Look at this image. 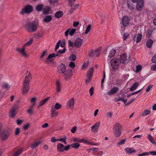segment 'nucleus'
Returning a JSON list of instances; mask_svg holds the SVG:
<instances>
[{"label":"nucleus","mask_w":156,"mask_h":156,"mask_svg":"<svg viewBox=\"0 0 156 156\" xmlns=\"http://www.w3.org/2000/svg\"><path fill=\"white\" fill-rule=\"evenodd\" d=\"M22 150L20 149L17 150L12 155V156H19L22 153Z\"/></svg>","instance_id":"nucleus-42"},{"label":"nucleus","mask_w":156,"mask_h":156,"mask_svg":"<svg viewBox=\"0 0 156 156\" xmlns=\"http://www.w3.org/2000/svg\"><path fill=\"white\" fill-rule=\"evenodd\" d=\"M150 111L147 109H145L142 113V115L144 116L147 115H148L150 113Z\"/></svg>","instance_id":"nucleus-44"},{"label":"nucleus","mask_w":156,"mask_h":156,"mask_svg":"<svg viewBox=\"0 0 156 156\" xmlns=\"http://www.w3.org/2000/svg\"><path fill=\"white\" fill-rule=\"evenodd\" d=\"M50 9L49 6H46L45 7H44L43 9V13L44 14H47L49 13Z\"/></svg>","instance_id":"nucleus-33"},{"label":"nucleus","mask_w":156,"mask_h":156,"mask_svg":"<svg viewBox=\"0 0 156 156\" xmlns=\"http://www.w3.org/2000/svg\"><path fill=\"white\" fill-rule=\"evenodd\" d=\"M44 6L43 5L40 4L37 5L36 7V10L39 12L43 11Z\"/></svg>","instance_id":"nucleus-29"},{"label":"nucleus","mask_w":156,"mask_h":156,"mask_svg":"<svg viewBox=\"0 0 156 156\" xmlns=\"http://www.w3.org/2000/svg\"><path fill=\"white\" fill-rule=\"evenodd\" d=\"M119 90L118 87L114 86L107 92V94L108 95L114 94L117 92Z\"/></svg>","instance_id":"nucleus-15"},{"label":"nucleus","mask_w":156,"mask_h":156,"mask_svg":"<svg viewBox=\"0 0 156 156\" xmlns=\"http://www.w3.org/2000/svg\"><path fill=\"white\" fill-rule=\"evenodd\" d=\"M122 127L119 123H116L114 126L113 129L114 135L116 137H119L121 135Z\"/></svg>","instance_id":"nucleus-2"},{"label":"nucleus","mask_w":156,"mask_h":156,"mask_svg":"<svg viewBox=\"0 0 156 156\" xmlns=\"http://www.w3.org/2000/svg\"><path fill=\"white\" fill-rule=\"evenodd\" d=\"M66 50V49L65 48H64V49L62 50H59L58 51V53L59 54L60 53H64L65 52Z\"/></svg>","instance_id":"nucleus-61"},{"label":"nucleus","mask_w":156,"mask_h":156,"mask_svg":"<svg viewBox=\"0 0 156 156\" xmlns=\"http://www.w3.org/2000/svg\"><path fill=\"white\" fill-rule=\"evenodd\" d=\"M37 24L35 22H28L25 25V29L29 32L35 31L37 29Z\"/></svg>","instance_id":"nucleus-1"},{"label":"nucleus","mask_w":156,"mask_h":156,"mask_svg":"<svg viewBox=\"0 0 156 156\" xmlns=\"http://www.w3.org/2000/svg\"><path fill=\"white\" fill-rule=\"evenodd\" d=\"M55 54L54 53H53L52 54H50L48 55V58H47L45 62L47 63H48V61L49 60V59L53 57H55Z\"/></svg>","instance_id":"nucleus-37"},{"label":"nucleus","mask_w":156,"mask_h":156,"mask_svg":"<svg viewBox=\"0 0 156 156\" xmlns=\"http://www.w3.org/2000/svg\"><path fill=\"white\" fill-rule=\"evenodd\" d=\"M139 83L138 82H136L129 89L130 91H133L135 90L136 89Z\"/></svg>","instance_id":"nucleus-27"},{"label":"nucleus","mask_w":156,"mask_h":156,"mask_svg":"<svg viewBox=\"0 0 156 156\" xmlns=\"http://www.w3.org/2000/svg\"><path fill=\"white\" fill-rule=\"evenodd\" d=\"M149 152H146L143 153L142 154H138L139 156H144L145 155H147L149 154Z\"/></svg>","instance_id":"nucleus-53"},{"label":"nucleus","mask_w":156,"mask_h":156,"mask_svg":"<svg viewBox=\"0 0 156 156\" xmlns=\"http://www.w3.org/2000/svg\"><path fill=\"white\" fill-rule=\"evenodd\" d=\"M66 136H65L64 138H60L58 139V141H59L60 142H62L64 144H66Z\"/></svg>","instance_id":"nucleus-45"},{"label":"nucleus","mask_w":156,"mask_h":156,"mask_svg":"<svg viewBox=\"0 0 156 156\" xmlns=\"http://www.w3.org/2000/svg\"><path fill=\"white\" fill-rule=\"evenodd\" d=\"M94 70V68L93 67H91L89 69L87 74V79L85 80L86 83H89L92 79Z\"/></svg>","instance_id":"nucleus-3"},{"label":"nucleus","mask_w":156,"mask_h":156,"mask_svg":"<svg viewBox=\"0 0 156 156\" xmlns=\"http://www.w3.org/2000/svg\"><path fill=\"white\" fill-rule=\"evenodd\" d=\"M58 0H49L50 4H54L57 2Z\"/></svg>","instance_id":"nucleus-59"},{"label":"nucleus","mask_w":156,"mask_h":156,"mask_svg":"<svg viewBox=\"0 0 156 156\" xmlns=\"http://www.w3.org/2000/svg\"><path fill=\"white\" fill-rule=\"evenodd\" d=\"M151 69L153 71L156 70V64H154L151 66Z\"/></svg>","instance_id":"nucleus-64"},{"label":"nucleus","mask_w":156,"mask_h":156,"mask_svg":"<svg viewBox=\"0 0 156 156\" xmlns=\"http://www.w3.org/2000/svg\"><path fill=\"white\" fill-rule=\"evenodd\" d=\"M153 43V41L151 39H149L147 41L146 44L147 47L149 48H151Z\"/></svg>","instance_id":"nucleus-26"},{"label":"nucleus","mask_w":156,"mask_h":156,"mask_svg":"<svg viewBox=\"0 0 156 156\" xmlns=\"http://www.w3.org/2000/svg\"><path fill=\"white\" fill-rule=\"evenodd\" d=\"M66 67L63 64H61L59 67H58V73L63 74L66 72Z\"/></svg>","instance_id":"nucleus-17"},{"label":"nucleus","mask_w":156,"mask_h":156,"mask_svg":"<svg viewBox=\"0 0 156 156\" xmlns=\"http://www.w3.org/2000/svg\"><path fill=\"white\" fill-rule=\"evenodd\" d=\"M63 15L62 11H58L56 12L55 14V16L57 18H59L62 17Z\"/></svg>","instance_id":"nucleus-24"},{"label":"nucleus","mask_w":156,"mask_h":156,"mask_svg":"<svg viewBox=\"0 0 156 156\" xmlns=\"http://www.w3.org/2000/svg\"><path fill=\"white\" fill-rule=\"evenodd\" d=\"M69 66L72 68H74L75 67V63L73 62H71L69 64Z\"/></svg>","instance_id":"nucleus-56"},{"label":"nucleus","mask_w":156,"mask_h":156,"mask_svg":"<svg viewBox=\"0 0 156 156\" xmlns=\"http://www.w3.org/2000/svg\"><path fill=\"white\" fill-rule=\"evenodd\" d=\"M61 108V105L60 104L57 103L55 105L54 109L55 110H58Z\"/></svg>","instance_id":"nucleus-43"},{"label":"nucleus","mask_w":156,"mask_h":156,"mask_svg":"<svg viewBox=\"0 0 156 156\" xmlns=\"http://www.w3.org/2000/svg\"><path fill=\"white\" fill-rule=\"evenodd\" d=\"M142 69V67L140 65H138L136 66V70L137 73L139 72Z\"/></svg>","instance_id":"nucleus-49"},{"label":"nucleus","mask_w":156,"mask_h":156,"mask_svg":"<svg viewBox=\"0 0 156 156\" xmlns=\"http://www.w3.org/2000/svg\"><path fill=\"white\" fill-rule=\"evenodd\" d=\"M147 138L152 144L156 145V142H155L152 136L150 135H148L147 136Z\"/></svg>","instance_id":"nucleus-35"},{"label":"nucleus","mask_w":156,"mask_h":156,"mask_svg":"<svg viewBox=\"0 0 156 156\" xmlns=\"http://www.w3.org/2000/svg\"><path fill=\"white\" fill-rule=\"evenodd\" d=\"M106 115L109 118H111L112 117L113 115V113L109 112L107 113Z\"/></svg>","instance_id":"nucleus-60"},{"label":"nucleus","mask_w":156,"mask_h":156,"mask_svg":"<svg viewBox=\"0 0 156 156\" xmlns=\"http://www.w3.org/2000/svg\"><path fill=\"white\" fill-rule=\"evenodd\" d=\"M120 62L123 64L128 63L129 62V57L126 54H124L120 55L119 58Z\"/></svg>","instance_id":"nucleus-8"},{"label":"nucleus","mask_w":156,"mask_h":156,"mask_svg":"<svg viewBox=\"0 0 156 156\" xmlns=\"http://www.w3.org/2000/svg\"><path fill=\"white\" fill-rule=\"evenodd\" d=\"M50 97H47L45 99L41 100L39 103V106L44 105L50 98Z\"/></svg>","instance_id":"nucleus-25"},{"label":"nucleus","mask_w":156,"mask_h":156,"mask_svg":"<svg viewBox=\"0 0 156 156\" xmlns=\"http://www.w3.org/2000/svg\"><path fill=\"white\" fill-rule=\"evenodd\" d=\"M110 62L111 66L113 69L116 70L118 69L119 63L118 59L113 58L110 60Z\"/></svg>","instance_id":"nucleus-5"},{"label":"nucleus","mask_w":156,"mask_h":156,"mask_svg":"<svg viewBox=\"0 0 156 156\" xmlns=\"http://www.w3.org/2000/svg\"><path fill=\"white\" fill-rule=\"evenodd\" d=\"M29 83L28 81H23L22 88V93L23 94H27L29 89Z\"/></svg>","instance_id":"nucleus-9"},{"label":"nucleus","mask_w":156,"mask_h":156,"mask_svg":"<svg viewBox=\"0 0 156 156\" xmlns=\"http://www.w3.org/2000/svg\"><path fill=\"white\" fill-rule=\"evenodd\" d=\"M129 22V19L127 16H123L122 17V25L124 27L127 26Z\"/></svg>","instance_id":"nucleus-14"},{"label":"nucleus","mask_w":156,"mask_h":156,"mask_svg":"<svg viewBox=\"0 0 156 156\" xmlns=\"http://www.w3.org/2000/svg\"><path fill=\"white\" fill-rule=\"evenodd\" d=\"M47 50H44L41 54V55L40 56V58L41 59H42L43 57L47 55Z\"/></svg>","instance_id":"nucleus-47"},{"label":"nucleus","mask_w":156,"mask_h":156,"mask_svg":"<svg viewBox=\"0 0 156 156\" xmlns=\"http://www.w3.org/2000/svg\"><path fill=\"white\" fill-rule=\"evenodd\" d=\"M101 47L98 48L94 51V55H96V57H98L100 54L101 52Z\"/></svg>","instance_id":"nucleus-31"},{"label":"nucleus","mask_w":156,"mask_h":156,"mask_svg":"<svg viewBox=\"0 0 156 156\" xmlns=\"http://www.w3.org/2000/svg\"><path fill=\"white\" fill-rule=\"evenodd\" d=\"M40 143V141H37L31 145V147L33 148H35L37 147Z\"/></svg>","instance_id":"nucleus-36"},{"label":"nucleus","mask_w":156,"mask_h":156,"mask_svg":"<svg viewBox=\"0 0 156 156\" xmlns=\"http://www.w3.org/2000/svg\"><path fill=\"white\" fill-rule=\"evenodd\" d=\"M82 42L83 41L82 39H81L80 38H77L75 42L74 46L76 47L79 48L81 45Z\"/></svg>","instance_id":"nucleus-19"},{"label":"nucleus","mask_w":156,"mask_h":156,"mask_svg":"<svg viewBox=\"0 0 156 156\" xmlns=\"http://www.w3.org/2000/svg\"><path fill=\"white\" fill-rule=\"evenodd\" d=\"M61 41L60 40H59L58 41L57 43L56 44V45L55 47V51H56L57 50L59 47L60 44L61 43Z\"/></svg>","instance_id":"nucleus-51"},{"label":"nucleus","mask_w":156,"mask_h":156,"mask_svg":"<svg viewBox=\"0 0 156 156\" xmlns=\"http://www.w3.org/2000/svg\"><path fill=\"white\" fill-rule=\"evenodd\" d=\"M70 147L71 146L73 148L77 149L80 146V144L79 143H76L74 144H71L70 145Z\"/></svg>","instance_id":"nucleus-38"},{"label":"nucleus","mask_w":156,"mask_h":156,"mask_svg":"<svg viewBox=\"0 0 156 156\" xmlns=\"http://www.w3.org/2000/svg\"><path fill=\"white\" fill-rule=\"evenodd\" d=\"M9 136V133L7 131L3 132L1 136L3 140H6Z\"/></svg>","instance_id":"nucleus-22"},{"label":"nucleus","mask_w":156,"mask_h":156,"mask_svg":"<svg viewBox=\"0 0 156 156\" xmlns=\"http://www.w3.org/2000/svg\"><path fill=\"white\" fill-rule=\"evenodd\" d=\"M101 125V122H98L91 127V131L93 133L97 132Z\"/></svg>","instance_id":"nucleus-12"},{"label":"nucleus","mask_w":156,"mask_h":156,"mask_svg":"<svg viewBox=\"0 0 156 156\" xmlns=\"http://www.w3.org/2000/svg\"><path fill=\"white\" fill-rule=\"evenodd\" d=\"M126 140L125 139H122L117 144L118 145H121L123 144L125 142Z\"/></svg>","instance_id":"nucleus-50"},{"label":"nucleus","mask_w":156,"mask_h":156,"mask_svg":"<svg viewBox=\"0 0 156 156\" xmlns=\"http://www.w3.org/2000/svg\"><path fill=\"white\" fill-rule=\"evenodd\" d=\"M25 49L26 48L24 47V46H23L21 49H20L19 47H17L16 48V50L18 53L20 54L24 57H27V55L25 51Z\"/></svg>","instance_id":"nucleus-10"},{"label":"nucleus","mask_w":156,"mask_h":156,"mask_svg":"<svg viewBox=\"0 0 156 156\" xmlns=\"http://www.w3.org/2000/svg\"><path fill=\"white\" fill-rule=\"evenodd\" d=\"M151 61L153 63H156V54L151 59Z\"/></svg>","instance_id":"nucleus-63"},{"label":"nucleus","mask_w":156,"mask_h":156,"mask_svg":"<svg viewBox=\"0 0 156 156\" xmlns=\"http://www.w3.org/2000/svg\"><path fill=\"white\" fill-rule=\"evenodd\" d=\"M30 101L33 103L32 105H34V106L35 105L36 102V99L35 98H33L30 100Z\"/></svg>","instance_id":"nucleus-52"},{"label":"nucleus","mask_w":156,"mask_h":156,"mask_svg":"<svg viewBox=\"0 0 156 156\" xmlns=\"http://www.w3.org/2000/svg\"><path fill=\"white\" fill-rule=\"evenodd\" d=\"M57 147L58 151L62 152L64 151H67L69 150L70 148V146L69 145L65 146L62 144L59 143L57 144Z\"/></svg>","instance_id":"nucleus-4"},{"label":"nucleus","mask_w":156,"mask_h":156,"mask_svg":"<svg viewBox=\"0 0 156 156\" xmlns=\"http://www.w3.org/2000/svg\"><path fill=\"white\" fill-rule=\"evenodd\" d=\"M33 41V40L32 39H30L26 43L23 45V46H24V47L26 48V46H30L32 44Z\"/></svg>","instance_id":"nucleus-41"},{"label":"nucleus","mask_w":156,"mask_h":156,"mask_svg":"<svg viewBox=\"0 0 156 156\" xmlns=\"http://www.w3.org/2000/svg\"><path fill=\"white\" fill-rule=\"evenodd\" d=\"M56 92L58 93L61 90V84L58 80H56Z\"/></svg>","instance_id":"nucleus-18"},{"label":"nucleus","mask_w":156,"mask_h":156,"mask_svg":"<svg viewBox=\"0 0 156 156\" xmlns=\"http://www.w3.org/2000/svg\"><path fill=\"white\" fill-rule=\"evenodd\" d=\"M130 34L129 33H124L123 35V41H125L126 39L128 38Z\"/></svg>","instance_id":"nucleus-40"},{"label":"nucleus","mask_w":156,"mask_h":156,"mask_svg":"<svg viewBox=\"0 0 156 156\" xmlns=\"http://www.w3.org/2000/svg\"><path fill=\"white\" fill-rule=\"evenodd\" d=\"M27 73L26 76H25V79L23 81H28L29 83L30 80L31 78V75L30 72H29L28 70L27 71Z\"/></svg>","instance_id":"nucleus-23"},{"label":"nucleus","mask_w":156,"mask_h":156,"mask_svg":"<svg viewBox=\"0 0 156 156\" xmlns=\"http://www.w3.org/2000/svg\"><path fill=\"white\" fill-rule=\"evenodd\" d=\"M91 26L90 25H88L86 28V31L85 32V34H87L90 31L91 29Z\"/></svg>","instance_id":"nucleus-48"},{"label":"nucleus","mask_w":156,"mask_h":156,"mask_svg":"<svg viewBox=\"0 0 156 156\" xmlns=\"http://www.w3.org/2000/svg\"><path fill=\"white\" fill-rule=\"evenodd\" d=\"M33 10L32 6L30 5H26L24 8H23L20 12L21 14L23 15L25 13H29L31 12Z\"/></svg>","instance_id":"nucleus-6"},{"label":"nucleus","mask_w":156,"mask_h":156,"mask_svg":"<svg viewBox=\"0 0 156 156\" xmlns=\"http://www.w3.org/2000/svg\"><path fill=\"white\" fill-rule=\"evenodd\" d=\"M30 125V124L29 123H27L26 124L24 125L23 127V128L24 130H26L28 129Z\"/></svg>","instance_id":"nucleus-55"},{"label":"nucleus","mask_w":156,"mask_h":156,"mask_svg":"<svg viewBox=\"0 0 156 156\" xmlns=\"http://www.w3.org/2000/svg\"><path fill=\"white\" fill-rule=\"evenodd\" d=\"M34 105H31L29 108V109L27 110V112L28 114H32L33 112L34 107Z\"/></svg>","instance_id":"nucleus-30"},{"label":"nucleus","mask_w":156,"mask_h":156,"mask_svg":"<svg viewBox=\"0 0 156 156\" xmlns=\"http://www.w3.org/2000/svg\"><path fill=\"white\" fill-rule=\"evenodd\" d=\"M52 20L51 16L48 15L46 16L44 19V21L46 23H48L50 22Z\"/></svg>","instance_id":"nucleus-28"},{"label":"nucleus","mask_w":156,"mask_h":156,"mask_svg":"<svg viewBox=\"0 0 156 156\" xmlns=\"http://www.w3.org/2000/svg\"><path fill=\"white\" fill-rule=\"evenodd\" d=\"M16 109L14 108H12L9 113L10 117L14 118L16 115Z\"/></svg>","instance_id":"nucleus-32"},{"label":"nucleus","mask_w":156,"mask_h":156,"mask_svg":"<svg viewBox=\"0 0 156 156\" xmlns=\"http://www.w3.org/2000/svg\"><path fill=\"white\" fill-rule=\"evenodd\" d=\"M136 8L138 11L141 10L144 7V3L143 0H139L136 2Z\"/></svg>","instance_id":"nucleus-11"},{"label":"nucleus","mask_w":156,"mask_h":156,"mask_svg":"<svg viewBox=\"0 0 156 156\" xmlns=\"http://www.w3.org/2000/svg\"><path fill=\"white\" fill-rule=\"evenodd\" d=\"M2 87L6 90H8L10 87L8 84L6 83H4L3 84Z\"/></svg>","instance_id":"nucleus-46"},{"label":"nucleus","mask_w":156,"mask_h":156,"mask_svg":"<svg viewBox=\"0 0 156 156\" xmlns=\"http://www.w3.org/2000/svg\"><path fill=\"white\" fill-rule=\"evenodd\" d=\"M94 89L93 87H92L90 88L89 90V93L90 94V96H92L94 94Z\"/></svg>","instance_id":"nucleus-58"},{"label":"nucleus","mask_w":156,"mask_h":156,"mask_svg":"<svg viewBox=\"0 0 156 156\" xmlns=\"http://www.w3.org/2000/svg\"><path fill=\"white\" fill-rule=\"evenodd\" d=\"M69 59L70 61H75L76 59V56L74 54H72L69 57Z\"/></svg>","instance_id":"nucleus-39"},{"label":"nucleus","mask_w":156,"mask_h":156,"mask_svg":"<svg viewBox=\"0 0 156 156\" xmlns=\"http://www.w3.org/2000/svg\"><path fill=\"white\" fill-rule=\"evenodd\" d=\"M123 98H124L123 97H122V98H115L114 99V101L115 102H118V101H122V99H123Z\"/></svg>","instance_id":"nucleus-57"},{"label":"nucleus","mask_w":156,"mask_h":156,"mask_svg":"<svg viewBox=\"0 0 156 156\" xmlns=\"http://www.w3.org/2000/svg\"><path fill=\"white\" fill-rule=\"evenodd\" d=\"M75 100L72 98L68 101L66 105L68 107L70 108L71 110H73L74 108Z\"/></svg>","instance_id":"nucleus-13"},{"label":"nucleus","mask_w":156,"mask_h":156,"mask_svg":"<svg viewBox=\"0 0 156 156\" xmlns=\"http://www.w3.org/2000/svg\"><path fill=\"white\" fill-rule=\"evenodd\" d=\"M142 37V35L141 34H135L133 37V40L136 43H138L140 41Z\"/></svg>","instance_id":"nucleus-16"},{"label":"nucleus","mask_w":156,"mask_h":156,"mask_svg":"<svg viewBox=\"0 0 156 156\" xmlns=\"http://www.w3.org/2000/svg\"><path fill=\"white\" fill-rule=\"evenodd\" d=\"M51 117H56L58 116V112L54 109L53 106H51Z\"/></svg>","instance_id":"nucleus-20"},{"label":"nucleus","mask_w":156,"mask_h":156,"mask_svg":"<svg viewBox=\"0 0 156 156\" xmlns=\"http://www.w3.org/2000/svg\"><path fill=\"white\" fill-rule=\"evenodd\" d=\"M63 77L65 80H68L71 79L73 75V71L71 69L66 70L63 73Z\"/></svg>","instance_id":"nucleus-7"},{"label":"nucleus","mask_w":156,"mask_h":156,"mask_svg":"<svg viewBox=\"0 0 156 156\" xmlns=\"http://www.w3.org/2000/svg\"><path fill=\"white\" fill-rule=\"evenodd\" d=\"M76 130V126L73 127L71 130V132L73 133H74Z\"/></svg>","instance_id":"nucleus-62"},{"label":"nucleus","mask_w":156,"mask_h":156,"mask_svg":"<svg viewBox=\"0 0 156 156\" xmlns=\"http://www.w3.org/2000/svg\"><path fill=\"white\" fill-rule=\"evenodd\" d=\"M116 51L114 49H112L110 51L109 55L108 56V57L109 58H112L113 57L115 54Z\"/></svg>","instance_id":"nucleus-34"},{"label":"nucleus","mask_w":156,"mask_h":156,"mask_svg":"<svg viewBox=\"0 0 156 156\" xmlns=\"http://www.w3.org/2000/svg\"><path fill=\"white\" fill-rule=\"evenodd\" d=\"M76 31V29H72L69 32V35L71 36H72L74 34Z\"/></svg>","instance_id":"nucleus-54"},{"label":"nucleus","mask_w":156,"mask_h":156,"mask_svg":"<svg viewBox=\"0 0 156 156\" xmlns=\"http://www.w3.org/2000/svg\"><path fill=\"white\" fill-rule=\"evenodd\" d=\"M125 150L126 153L128 154H131L136 151L132 147H126L125 149Z\"/></svg>","instance_id":"nucleus-21"}]
</instances>
